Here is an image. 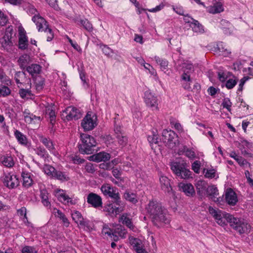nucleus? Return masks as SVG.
Wrapping results in <instances>:
<instances>
[{"label": "nucleus", "instance_id": "obj_23", "mask_svg": "<svg viewBox=\"0 0 253 253\" xmlns=\"http://www.w3.org/2000/svg\"><path fill=\"white\" fill-rule=\"evenodd\" d=\"M208 185V183L205 180H198L195 184L198 194L203 196V194L206 192Z\"/></svg>", "mask_w": 253, "mask_h": 253}, {"label": "nucleus", "instance_id": "obj_12", "mask_svg": "<svg viewBox=\"0 0 253 253\" xmlns=\"http://www.w3.org/2000/svg\"><path fill=\"white\" fill-rule=\"evenodd\" d=\"M63 113L66 114V120L68 121L74 119L77 120L82 116V114L80 110L73 106L67 107L64 111Z\"/></svg>", "mask_w": 253, "mask_h": 253}, {"label": "nucleus", "instance_id": "obj_32", "mask_svg": "<svg viewBox=\"0 0 253 253\" xmlns=\"http://www.w3.org/2000/svg\"><path fill=\"white\" fill-rule=\"evenodd\" d=\"M0 162L3 166L7 168H11L14 164L13 158L11 156H4L1 158Z\"/></svg>", "mask_w": 253, "mask_h": 253}, {"label": "nucleus", "instance_id": "obj_39", "mask_svg": "<svg viewBox=\"0 0 253 253\" xmlns=\"http://www.w3.org/2000/svg\"><path fill=\"white\" fill-rule=\"evenodd\" d=\"M10 89L5 85L0 84V97H5L9 95L11 93Z\"/></svg>", "mask_w": 253, "mask_h": 253}, {"label": "nucleus", "instance_id": "obj_36", "mask_svg": "<svg viewBox=\"0 0 253 253\" xmlns=\"http://www.w3.org/2000/svg\"><path fill=\"white\" fill-rule=\"evenodd\" d=\"M40 196L42 199V202L44 206L48 207L50 205V203L48 201V193L46 190L43 189L41 190Z\"/></svg>", "mask_w": 253, "mask_h": 253}, {"label": "nucleus", "instance_id": "obj_2", "mask_svg": "<svg viewBox=\"0 0 253 253\" xmlns=\"http://www.w3.org/2000/svg\"><path fill=\"white\" fill-rule=\"evenodd\" d=\"M32 21L36 24L39 32H44L47 42L51 41L54 35L51 29L48 27L47 21L41 16L36 15L32 17Z\"/></svg>", "mask_w": 253, "mask_h": 253}, {"label": "nucleus", "instance_id": "obj_18", "mask_svg": "<svg viewBox=\"0 0 253 253\" xmlns=\"http://www.w3.org/2000/svg\"><path fill=\"white\" fill-rule=\"evenodd\" d=\"M163 142H175L178 140L177 135L174 131L171 130H164L162 133Z\"/></svg>", "mask_w": 253, "mask_h": 253}, {"label": "nucleus", "instance_id": "obj_5", "mask_svg": "<svg viewBox=\"0 0 253 253\" xmlns=\"http://www.w3.org/2000/svg\"><path fill=\"white\" fill-rule=\"evenodd\" d=\"M227 222L230 226L240 234H243L248 232L250 226L247 223L242 219L233 217L231 214L227 215Z\"/></svg>", "mask_w": 253, "mask_h": 253}, {"label": "nucleus", "instance_id": "obj_42", "mask_svg": "<svg viewBox=\"0 0 253 253\" xmlns=\"http://www.w3.org/2000/svg\"><path fill=\"white\" fill-rule=\"evenodd\" d=\"M80 138L82 142H96L94 138L91 135L86 133L80 134Z\"/></svg>", "mask_w": 253, "mask_h": 253}, {"label": "nucleus", "instance_id": "obj_33", "mask_svg": "<svg viewBox=\"0 0 253 253\" xmlns=\"http://www.w3.org/2000/svg\"><path fill=\"white\" fill-rule=\"evenodd\" d=\"M35 80L36 89L38 91L41 90L44 85V79L41 76H37L33 78Z\"/></svg>", "mask_w": 253, "mask_h": 253}, {"label": "nucleus", "instance_id": "obj_34", "mask_svg": "<svg viewBox=\"0 0 253 253\" xmlns=\"http://www.w3.org/2000/svg\"><path fill=\"white\" fill-rule=\"evenodd\" d=\"M190 26L192 28L194 32L200 33H203L204 32L203 26L196 20L194 21L192 25H190Z\"/></svg>", "mask_w": 253, "mask_h": 253}, {"label": "nucleus", "instance_id": "obj_58", "mask_svg": "<svg viewBox=\"0 0 253 253\" xmlns=\"http://www.w3.org/2000/svg\"><path fill=\"white\" fill-rule=\"evenodd\" d=\"M128 240L129 243L133 248H134V247H135L138 244L141 243V241L140 240L133 237H129Z\"/></svg>", "mask_w": 253, "mask_h": 253}, {"label": "nucleus", "instance_id": "obj_7", "mask_svg": "<svg viewBox=\"0 0 253 253\" xmlns=\"http://www.w3.org/2000/svg\"><path fill=\"white\" fill-rule=\"evenodd\" d=\"M96 120V116L91 112H88L82 120V126L85 131L91 130L97 126Z\"/></svg>", "mask_w": 253, "mask_h": 253}, {"label": "nucleus", "instance_id": "obj_29", "mask_svg": "<svg viewBox=\"0 0 253 253\" xmlns=\"http://www.w3.org/2000/svg\"><path fill=\"white\" fill-rule=\"evenodd\" d=\"M176 176L184 179H189L192 178V172L188 169L186 168V166L181 169L180 171L178 173Z\"/></svg>", "mask_w": 253, "mask_h": 253}, {"label": "nucleus", "instance_id": "obj_44", "mask_svg": "<svg viewBox=\"0 0 253 253\" xmlns=\"http://www.w3.org/2000/svg\"><path fill=\"white\" fill-rule=\"evenodd\" d=\"M58 199L61 202L67 201L68 203H70L72 204H74V203L72 202L71 199L68 195L63 193H59L58 195Z\"/></svg>", "mask_w": 253, "mask_h": 253}, {"label": "nucleus", "instance_id": "obj_41", "mask_svg": "<svg viewBox=\"0 0 253 253\" xmlns=\"http://www.w3.org/2000/svg\"><path fill=\"white\" fill-rule=\"evenodd\" d=\"M19 94L23 99L29 98L31 96L33 95L31 90L29 88H20L19 90Z\"/></svg>", "mask_w": 253, "mask_h": 253}, {"label": "nucleus", "instance_id": "obj_11", "mask_svg": "<svg viewBox=\"0 0 253 253\" xmlns=\"http://www.w3.org/2000/svg\"><path fill=\"white\" fill-rule=\"evenodd\" d=\"M124 206L125 204L123 202L122 206H117L113 203V201H112L111 203L107 204L104 206L103 211L112 216L122 212L124 210Z\"/></svg>", "mask_w": 253, "mask_h": 253}, {"label": "nucleus", "instance_id": "obj_64", "mask_svg": "<svg viewBox=\"0 0 253 253\" xmlns=\"http://www.w3.org/2000/svg\"><path fill=\"white\" fill-rule=\"evenodd\" d=\"M23 253H37V252L34 249L29 246L25 247L22 250Z\"/></svg>", "mask_w": 253, "mask_h": 253}, {"label": "nucleus", "instance_id": "obj_31", "mask_svg": "<svg viewBox=\"0 0 253 253\" xmlns=\"http://www.w3.org/2000/svg\"><path fill=\"white\" fill-rule=\"evenodd\" d=\"M53 213L55 216L59 218L62 220V222L65 225L66 227H68L69 225V222L65 215L59 210L56 209H54Z\"/></svg>", "mask_w": 253, "mask_h": 253}, {"label": "nucleus", "instance_id": "obj_24", "mask_svg": "<svg viewBox=\"0 0 253 253\" xmlns=\"http://www.w3.org/2000/svg\"><path fill=\"white\" fill-rule=\"evenodd\" d=\"M169 166L170 169L176 176L178 175V173L179 174V172L180 171L181 169H182L183 167L186 166V164L184 163H180V162H178L172 161L170 162Z\"/></svg>", "mask_w": 253, "mask_h": 253}, {"label": "nucleus", "instance_id": "obj_14", "mask_svg": "<svg viewBox=\"0 0 253 253\" xmlns=\"http://www.w3.org/2000/svg\"><path fill=\"white\" fill-rule=\"evenodd\" d=\"M14 79L16 84H18V87H20V85L23 84H28L30 86L31 84V79L26 77V75L24 72H16L14 75Z\"/></svg>", "mask_w": 253, "mask_h": 253}, {"label": "nucleus", "instance_id": "obj_16", "mask_svg": "<svg viewBox=\"0 0 253 253\" xmlns=\"http://www.w3.org/2000/svg\"><path fill=\"white\" fill-rule=\"evenodd\" d=\"M81 153L91 154L96 151V145L92 143H81L78 146Z\"/></svg>", "mask_w": 253, "mask_h": 253}, {"label": "nucleus", "instance_id": "obj_63", "mask_svg": "<svg viewBox=\"0 0 253 253\" xmlns=\"http://www.w3.org/2000/svg\"><path fill=\"white\" fill-rule=\"evenodd\" d=\"M85 169L87 172L93 173L95 169L92 164L89 163L86 164Z\"/></svg>", "mask_w": 253, "mask_h": 253}, {"label": "nucleus", "instance_id": "obj_53", "mask_svg": "<svg viewBox=\"0 0 253 253\" xmlns=\"http://www.w3.org/2000/svg\"><path fill=\"white\" fill-rule=\"evenodd\" d=\"M46 114H48L50 123L53 125L55 121V113L52 109H46Z\"/></svg>", "mask_w": 253, "mask_h": 253}, {"label": "nucleus", "instance_id": "obj_19", "mask_svg": "<svg viewBox=\"0 0 253 253\" xmlns=\"http://www.w3.org/2000/svg\"><path fill=\"white\" fill-rule=\"evenodd\" d=\"M207 195L214 202L219 203L220 198H217L216 196L218 195V189L214 185L208 186L206 191Z\"/></svg>", "mask_w": 253, "mask_h": 253}, {"label": "nucleus", "instance_id": "obj_4", "mask_svg": "<svg viewBox=\"0 0 253 253\" xmlns=\"http://www.w3.org/2000/svg\"><path fill=\"white\" fill-rule=\"evenodd\" d=\"M227 222L230 226L240 234H243L248 232L250 226L247 223L242 219L233 217L231 214L227 215Z\"/></svg>", "mask_w": 253, "mask_h": 253}, {"label": "nucleus", "instance_id": "obj_59", "mask_svg": "<svg viewBox=\"0 0 253 253\" xmlns=\"http://www.w3.org/2000/svg\"><path fill=\"white\" fill-rule=\"evenodd\" d=\"M99 168L104 170H110L113 169L112 164L110 162L100 164Z\"/></svg>", "mask_w": 253, "mask_h": 253}, {"label": "nucleus", "instance_id": "obj_25", "mask_svg": "<svg viewBox=\"0 0 253 253\" xmlns=\"http://www.w3.org/2000/svg\"><path fill=\"white\" fill-rule=\"evenodd\" d=\"M110 157V154L105 152H101L92 156L93 161L96 162H106L109 160Z\"/></svg>", "mask_w": 253, "mask_h": 253}, {"label": "nucleus", "instance_id": "obj_28", "mask_svg": "<svg viewBox=\"0 0 253 253\" xmlns=\"http://www.w3.org/2000/svg\"><path fill=\"white\" fill-rule=\"evenodd\" d=\"M120 220L123 224L126 225L131 230H134L135 226L133 224L131 219L127 216L126 214H123L120 218Z\"/></svg>", "mask_w": 253, "mask_h": 253}, {"label": "nucleus", "instance_id": "obj_26", "mask_svg": "<svg viewBox=\"0 0 253 253\" xmlns=\"http://www.w3.org/2000/svg\"><path fill=\"white\" fill-rule=\"evenodd\" d=\"M28 38L26 36V33H23L22 32L19 33V48L21 49H25L28 47Z\"/></svg>", "mask_w": 253, "mask_h": 253}, {"label": "nucleus", "instance_id": "obj_21", "mask_svg": "<svg viewBox=\"0 0 253 253\" xmlns=\"http://www.w3.org/2000/svg\"><path fill=\"white\" fill-rule=\"evenodd\" d=\"M160 182L162 189L165 192L169 193L172 191L169 179L167 176L162 175L160 177Z\"/></svg>", "mask_w": 253, "mask_h": 253}, {"label": "nucleus", "instance_id": "obj_37", "mask_svg": "<svg viewBox=\"0 0 253 253\" xmlns=\"http://www.w3.org/2000/svg\"><path fill=\"white\" fill-rule=\"evenodd\" d=\"M68 161L70 163L74 164H82L84 162V160L81 159L76 154H72L67 156Z\"/></svg>", "mask_w": 253, "mask_h": 253}, {"label": "nucleus", "instance_id": "obj_3", "mask_svg": "<svg viewBox=\"0 0 253 253\" xmlns=\"http://www.w3.org/2000/svg\"><path fill=\"white\" fill-rule=\"evenodd\" d=\"M101 190L105 196L110 197L113 203L117 206H122L123 202L121 200L120 194L117 188L113 187L109 184H103L101 188Z\"/></svg>", "mask_w": 253, "mask_h": 253}, {"label": "nucleus", "instance_id": "obj_30", "mask_svg": "<svg viewBox=\"0 0 253 253\" xmlns=\"http://www.w3.org/2000/svg\"><path fill=\"white\" fill-rule=\"evenodd\" d=\"M23 178V185L25 187H29L33 184V180L31 177L30 173L23 172L22 173Z\"/></svg>", "mask_w": 253, "mask_h": 253}, {"label": "nucleus", "instance_id": "obj_57", "mask_svg": "<svg viewBox=\"0 0 253 253\" xmlns=\"http://www.w3.org/2000/svg\"><path fill=\"white\" fill-rule=\"evenodd\" d=\"M231 105H232V103L231 102L229 99L228 98H225L222 103V105L223 106V107L224 108H226L229 111H230V110H231L230 108H231Z\"/></svg>", "mask_w": 253, "mask_h": 253}, {"label": "nucleus", "instance_id": "obj_22", "mask_svg": "<svg viewBox=\"0 0 253 253\" xmlns=\"http://www.w3.org/2000/svg\"><path fill=\"white\" fill-rule=\"evenodd\" d=\"M30 62V57L27 54H24L21 56L18 60V63L20 68L24 70L28 66V64Z\"/></svg>", "mask_w": 253, "mask_h": 253}, {"label": "nucleus", "instance_id": "obj_17", "mask_svg": "<svg viewBox=\"0 0 253 253\" xmlns=\"http://www.w3.org/2000/svg\"><path fill=\"white\" fill-rule=\"evenodd\" d=\"M178 187L186 196L192 197L195 194L194 187L191 183L180 182L178 184Z\"/></svg>", "mask_w": 253, "mask_h": 253}, {"label": "nucleus", "instance_id": "obj_56", "mask_svg": "<svg viewBox=\"0 0 253 253\" xmlns=\"http://www.w3.org/2000/svg\"><path fill=\"white\" fill-rule=\"evenodd\" d=\"M48 4L53 8L55 10L59 11L60 10V7L57 4V0H45Z\"/></svg>", "mask_w": 253, "mask_h": 253}, {"label": "nucleus", "instance_id": "obj_46", "mask_svg": "<svg viewBox=\"0 0 253 253\" xmlns=\"http://www.w3.org/2000/svg\"><path fill=\"white\" fill-rule=\"evenodd\" d=\"M230 157L234 158L240 165H244L246 161L242 157L239 156L234 152H232L230 155Z\"/></svg>", "mask_w": 253, "mask_h": 253}, {"label": "nucleus", "instance_id": "obj_62", "mask_svg": "<svg viewBox=\"0 0 253 253\" xmlns=\"http://www.w3.org/2000/svg\"><path fill=\"white\" fill-rule=\"evenodd\" d=\"M78 224L84 228L85 227L88 228L89 227V221L83 217L79 221V223Z\"/></svg>", "mask_w": 253, "mask_h": 253}, {"label": "nucleus", "instance_id": "obj_55", "mask_svg": "<svg viewBox=\"0 0 253 253\" xmlns=\"http://www.w3.org/2000/svg\"><path fill=\"white\" fill-rule=\"evenodd\" d=\"M73 219L77 223H79V221L83 217L79 211H75L72 214Z\"/></svg>", "mask_w": 253, "mask_h": 253}, {"label": "nucleus", "instance_id": "obj_47", "mask_svg": "<svg viewBox=\"0 0 253 253\" xmlns=\"http://www.w3.org/2000/svg\"><path fill=\"white\" fill-rule=\"evenodd\" d=\"M14 135L19 142H24L26 140V137L18 130L14 131Z\"/></svg>", "mask_w": 253, "mask_h": 253}, {"label": "nucleus", "instance_id": "obj_35", "mask_svg": "<svg viewBox=\"0 0 253 253\" xmlns=\"http://www.w3.org/2000/svg\"><path fill=\"white\" fill-rule=\"evenodd\" d=\"M124 198L132 204H135L138 202L137 196L133 193L126 191L124 194Z\"/></svg>", "mask_w": 253, "mask_h": 253}, {"label": "nucleus", "instance_id": "obj_54", "mask_svg": "<svg viewBox=\"0 0 253 253\" xmlns=\"http://www.w3.org/2000/svg\"><path fill=\"white\" fill-rule=\"evenodd\" d=\"M201 164V162L199 161H195L192 164V169L195 173H199Z\"/></svg>", "mask_w": 253, "mask_h": 253}, {"label": "nucleus", "instance_id": "obj_6", "mask_svg": "<svg viewBox=\"0 0 253 253\" xmlns=\"http://www.w3.org/2000/svg\"><path fill=\"white\" fill-rule=\"evenodd\" d=\"M208 210L217 223L222 226L226 225V221L227 222V215H231L218 209L216 210L211 206L209 207Z\"/></svg>", "mask_w": 253, "mask_h": 253}, {"label": "nucleus", "instance_id": "obj_45", "mask_svg": "<svg viewBox=\"0 0 253 253\" xmlns=\"http://www.w3.org/2000/svg\"><path fill=\"white\" fill-rule=\"evenodd\" d=\"M182 69L183 72L191 74L194 71V67L191 63H184L182 65Z\"/></svg>", "mask_w": 253, "mask_h": 253}, {"label": "nucleus", "instance_id": "obj_10", "mask_svg": "<svg viewBox=\"0 0 253 253\" xmlns=\"http://www.w3.org/2000/svg\"><path fill=\"white\" fill-rule=\"evenodd\" d=\"M144 100L147 106L150 107L152 110H158V99L152 92L148 90L145 92Z\"/></svg>", "mask_w": 253, "mask_h": 253}, {"label": "nucleus", "instance_id": "obj_43", "mask_svg": "<svg viewBox=\"0 0 253 253\" xmlns=\"http://www.w3.org/2000/svg\"><path fill=\"white\" fill-rule=\"evenodd\" d=\"M80 23L86 30L89 32L92 31V25L87 19L81 20Z\"/></svg>", "mask_w": 253, "mask_h": 253}, {"label": "nucleus", "instance_id": "obj_9", "mask_svg": "<svg viewBox=\"0 0 253 253\" xmlns=\"http://www.w3.org/2000/svg\"><path fill=\"white\" fill-rule=\"evenodd\" d=\"M12 32V27L11 26L8 27L6 29L4 36L0 39V42L2 46L7 50L13 45V42L11 40Z\"/></svg>", "mask_w": 253, "mask_h": 253}, {"label": "nucleus", "instance_id": "obj_13", "mask_svg": "<svg viewBox=\"0 0 253 253\" xmlns=\"http://www.w3.org/2000/svg\"><path fill=\"white\" fill-rule=\"evenodd\" d=\"M87 202L93 208H98L102 207V202L101 197L96 194L89 193L87 197Z\"/></svg>", "mask_w": 253, "mask_h": 253}, {"label": "nucleus", "instance_id": "obj_1", "mask_svg": "<svg viewBox=\"0 0 253 253\" xmlns=\"http://www.w3.org/2000/svg\"><path fill=\"white\" fill-rule=\"evenodd\" d=\"M146 210L155 226L160 227L169 223L170 218L167 210L156 201H150Z\"/></svg>", "mask_w": 253, "mask_h": 253}, {"label": "nucleus", "instance_id": "obj_60", "mask_svg": "<svg viewBox=\"0 0 253 253\" xmlns=\"http://www.w3.org/2000/svg\"><path fill=\"white\" fill-rule=\"evenodd\" d=\"M213 13H220L223 10L222 5L220 3H217L216 5H214L213 7Z\"/></svg>", "mask_w": 253, "mask_h": 253}, {"label": "nucleus", "instance_id": "obj_52", "mask_svg": "<svg viewBox=\"0 0 253 253\" xmlns=\"http://www.w3.org/2000/svg\"><path fill=\"white\" fill-rule=\"evenodd\" d=\"M238 79H229L226 83L225 86L228 89H232L233 88L237 83Z\"/></svg>", "mask_w": 253, "mask_h": 253}, {"label": "nucleus", "instance_id": "obj_40", "mask_svg": "<svg viewBox=\"0 0 253 253\" xmlns=\"http://www.w3.org/2000/svg\"><path fill=\"white\" fill-rule=\"evenodd\" d=\"M52 176L60 180L67 181L69 179V178L65 173L56 170L52 174Z\"/></svg>", "mask_w": 253, "mask_h": 253}, {"label": "nucleus", "instance_id": "obj_15", "mask_svg": "<svg viewBox=\"0 0 253 253\" xmlns=\"http://www.w3.org/2000/svg\"><path fill=\"white\" fill-rule=\"evenodd\" d=\"M225 199L228 205L232 206H235L238 202L237 194L230 188H227L225 191Z\"/></svg>", "mask_w": 253, "mask_h": 253}, {"label": "nucleus", "instance_id": "obj_49", "mask_svg": "<svg viewBox=\"0 0 253 253\" xmlns=\"http://www.w3.org/2000/svg\"><path fill=\"white\" fill-rule=\"evenodd\" d=\"M203 173H205V176L208 178H214L215 176V170L212 169H204Z\"/></svg>", "mask_w": 253, "mask_h": 253}, {"label": "nucleus", "instance_id": "obj_51", "mask_svg": "<svg viewBox=\"0 0 253 253\" xmlns=\"http://www.w3.org/2000/svg\"><path fill=\"white\" fill-rule=\"evenodd\" d=\"M115 131H116V137L118 141H122L124 142L128 141L127 138L126 136L123 135L121 132L118 133L120 130L118 127L115 129Z\"/></svg>", "mask_w": 253, "mask_h": 253}, {"label": "nucleus", "instance_id": "obj_50", "mask_svg": "<svg viewBox=\"0 0 253 253\" xmlns=\"http://www.w3.org/2000/svg\"><path fill=\"white\" fill-rule=\"evenodd\" d=\"M8 21L7 16L0 9V25L1 26L6 25Z\"/></svg>", "mask_w": 253, "mask_h": 253}, {"label": "nucleus", "instance_id": "obj_27", "mask_svg": "<svg viewBox=\"0 0 253 253\" xmlns=\"http://www.w3.org/2000/svg\"><path fill=\"white\" fill-rule=\"evenodd\" d=\"M184 153L185 156L190 159H193L196 158V154L193 148L189 149L184 146L182 150H179L177 152L179 155H182Z\"/></svg>", "mask_w": 253, "mask_h": 253}, {"label": "nucleus", "instance_id": "obj_61", "mask_svg": "<svg viewBox=\"0 0 253 253\" xmlns=\"http://www.w3.org/2000/svg\"><path fill=\"white\" fill-rule=\"evenodd\" d=\"M44 170L45 172L47 174H48L49 175H51L52 176V174L55 171V169L53 167L48 166H46L44 167Z\"/></svg>", "mask_w": 253, "mask_h": 253}, {"label": "nucleus", "instance_id": "obj_38", "mask_svg": "<svg viewBox=\"0 0 253 253\" xmlns=\"http://www.w3.org/2000/svg\"><path fill=\"white\" fill-rule=\"evenodd\" d=\"M115 233L119 235L122 238H125L127 234V231L125 227L121 225H118L114 230Z\"/></svg>", "mask_w": 253, "mask_h": 253}, {"label": "nucleus", "instance_id": "obj_20", "mask_svg": "<svg viewBox=\"0 0 253 253\" xmlns=\"http://www.w3.org/2000/svg\"><path fill=\"white\" fill-rule=\"evenodd\" d=\"M26 70L34 78L40 74L42 70V67L38 64H32L27 67Z\"/></svg>", "mask_w": 253, "mask_h": 253}, {"label": "nucleus", "instance_id": "obj_8", "mask_svg": "<svg viewBox=\"0 0 253 253\" xmlns=\"http://www.w3.org/2000/svg\"><path fill=\"white\" fill-rule=\"evenodd\" d=\"M2 182L6 187L9 189L16 188L19 184V181L16 175H11L10 173L5 174L2 177Z\"/></svg>", "mask_w": 253, "mask_h": 253}, {"label": "nucleus", "instance_id": "obj_48", "mask_svg": "<svg viewBox=\"0 0 253 253\" xmlns=\"http://www.w3.org/2000/svg\"><path fill=\"white\" fill-rule=\"evenodd\" d=\"M40 117L36 116L33 114H28L25 116V121L28 123H31L32 121H40Z\"/></svg>", "mask_w": 253, "mask_h": 253}]
</instances>
